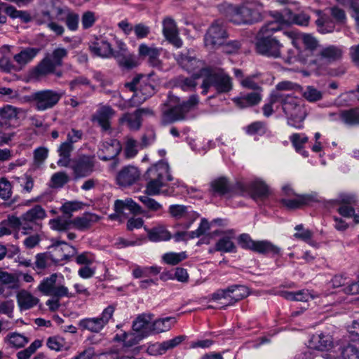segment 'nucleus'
<instances>
[{"instance_id": "nucleus-38", "label": "nucleus", "mask_w": 359, "mask_h": 359, "mask_svg": "<svg viewBox=\"0 0 359 359\" xmlns=\"http://www.w3.org/2000/svg\"><path fill=\"white\" fill-rule=\"evenodd\" d=\"M100 217L94 213L86 212L82 217H76L72 220V225L79 230L89 228L93 223L98 222Z\"/></svg>"}, {"instance_id": "nucleus-1", "label": "nucleus", "mask_w": 359, "mask_h": 359, "mask_svg": "<svg viewBox=\"0 0 359 359\" xmlns=\"http://www.w3.org/2000/svg\"><path fill=\"white\" fill-rule=\"evenodd\" d=\"M275 17L276 20L269 22L261 27L257 34L255 48L256 51L262 55L279 58L281 56V48L283 46L271 34L280 30L285 22L278 13H276Z\"/></svg>"}, {"instance_id": "nucleus-54", "label": "nucleus", "mask_w": 359, "mask_h": 359, "mask_svg": "<svg viewBox=\"0 0 359 359\" xmlns=\"http://www.w3.org/2000/svg\"><path fill=\"white\" fill-rule=\"evenodd\" d=\"M50 228L58 231H65L69 230L72 225V220L62 217H57L49 221Z\"/></svg>"}, {"instance_id": "nucleus-36", "label": "nucleus", "mask_w": 359, "mask_h": 359, "mask_svg": "<svg viewBox=\"0 0 359 359\" xmlns=\"http://www.w3.org/2000/svg\"><path fill=\"white\" fill-rule=\"evenodd\" d=\"M74 147L67 142H62L58 149L57 152L60 156L57 163L60 167H69L72 159L70 158L71 154L74 151Z\"/></svg>"}, {"instance_id": "nucleus-49", "label": "nucleus", "mask_w": 359, "mask_h": 359, "mask_svg": "<svg viewBox=\"0 0 359 359\" xmlns=\"http://www.w3.org/2000/svg\"><path fill=\"white\" fill-rule=\"evenodd\" d=\"M148 237L153 242L168 241L171 236L170 232L163 226L153 229L148 233Z\"/></svg>"}, {"instance_id": "nucleus-20", "label": "nucleus", "mask_w": 359, "mask_h": 359, "mask_svg": "<svg viewBox=\"0 0 359 359\" xmlns=\"http://www.w3.org/2000/svg\"><path fill=\"white\" fill-rule=\"evenodd\" d=\"M162 48H158L154 45L148 46L146 43H141L138 48V54L140 57H147L148 62L153 67L161 69L163 65L159 59Z\"/></svg>"}, {"instance_id": "nucleus-57", "label": "nucleus", "mask_w": 359, "mask_h": 359, "mask_svg": "<svg viewBox=\"0 0 359 359\" xmlns=\"http://www.w3.org/2000/svg\"><path fill=\"white\" fill-rule=\"evenodd\" d=\"M184 339V336H177L170 340L165 341L158 345V352L160 354L164 353L169 349L174 348L179 344H180Z\"/></svg>"}, {"instance_id": "nucleus-4", "label": "nucleus", "mask_w": 359, "mask_h": 359, "mask_svg": "<svg viewBox=\"0 0 359 359\" xmlns=\"http://www.w3.org/2000/svg\"><path fill=\"white\" fill-rule=\"evenodd\" d=\"M263 4L258 0H245L238 6H229L227 18L236 25L252 24L262 19Z\"/></svg>"}, {"instance_id": "nucleus-53", "label": "nucleus", "mask_w": 359, "mask_h": 359, "mask_svg": "<svg viewBox=\"0 0 359 359\" xmlns=\"http://www.w3.org/2000/svg\"><path fill=\"white\" fill-rule=\"evenodd\" d=\"M302 96L309 102H316L322 100L323 93L313 86H307L302 92Z\"/></svg>"}, {"instance_id": "nucleus-29", "label": "nucleus", "mask_w": 359, "mask_h": 359, "mask_svg": "<svg viewBox=\"0 0 359 359\" xmlns=\"http://www.w3.org/2000/svg\"><path fill=\"white\" fill-rule=\"evenodd\" d=\"M46 217L45 210L39 205H34L22 215L23 221L33 229L34 224Z\"/></svg>"}, {"instance_id": "nucleus-14", "label": "nucleus", "mask_w": 359, "mask_h": 359, "mask_svg": "<svg viewBox=\"0 0 359 359\" xmlns=\"http://www.w3.org/2000/svg\"><path fill=\"white\" fill-rule=\"evenodd\" d=\"M69 166L76 179L87 177L93 172L95 157L92 155H79L72 160Z\"/></svg>"}, {"instance_id": "nucleus-27", "label": "nucleus", "mask_w": 359, "mask_h": 359, "mask_svg": "<svg viewBox=\"0 0 359 359\" xmlns=\"http://www.w3.org/2000/svg\"><path fill=\"white\" fill-rule=\"evenodd\" d=\"M174 97H170L168 105L170 109L163 114L164 118L169 122H173L184 119L187 113L189 111V107L187 104H178L172 106V102Z\"/></svg>"}, {"instance_id": "nucleus-52", "label": "nucleus", "mask_w": 359, "mask_h": 359, "mask_svg": "<svg viewBox=\"0 0 359 359\" xmlns=\"http://www.w3.org/2000/svg\"><path fill=\"white\" fill-rule=\"evenodd\" d=\"M280 92H272L269 96V102L264 104L262 107L263 114L266 117L271 116L274 111L273 109V104L279 102L280 104L281 100Z\"/></svg>"}, {"instance_id": "nucleus-6", "label": "nucleus", "mask_w": 359, "mask_h": 359, "mask_svg": "<svg viewBox=\"0 0 359 359\" xmlns=\"http://www.w3.org/2000/svg\"><path fill=\"white\" fill-rule=\"evenodd\" d=\"M57 276V273H52L48 277L44 278L37 287V290L43 294L53 297V298L48 299L46 302V306H48L49 310L51 311H55L60 308V299L74 297L65 285H56Z\"/></svg>"}, {"instance_id": "nucleus-30", "label": "nucleus", "mask_w": 359, "mask_h": 359, "mask_svg": "<svg viewBox=\"0 0 359 359\" xmlns=\"http://www.w3.org/2000/svg\"><path fill=\"white\" fill-rule=\"evenodd\" d=\"M145 109H137L133 113H126L119 119L122 124L126 126L132 130H137L142 125V116Z\"/></svg>"}, {"instance_id": "nucleus-21", "label": "nucleus", "mask_w": 359, "mask_h": 359, "mask_svg": "<svg viewBox=\"0 0 359 359\" xmlns=\"http://www.w3.org/2000/svg\"><path fill=\"white\" fill-rule=\"evenodd\" d=\"M90 53L97 57L109 58L113 56L111 45L103 37H96L89 43Z\"/></svg>"}, {"instance_id": "nucleus-50", "label": "nucleus", "mask_w": 359, "mask_h": 359, "mask_svg": "<svg viewBox=\"0 0 359 359\" xmlns=\"http://www.w3.org/2000/svg\"><path fill=\"white\" fill-rule=\"evenodd\" d=\"M46 344L50 349L55 351H67L69 348L64 338L56 336L49 337Z\"/></svg>"}, {"instance_id": "nucleus-2", "label": "nucleus", "mask_w": 359, "mask_h": 359, "mask_svg": "<svg viewBox=\"0 0 359 359\" xmlns=\"http://www.w3.org/2000/svg\"><path fill=\"white\" fill-rule=\"evenodd\" d=\"M147 184L144 193L148 196L173 195L174 189L168 187L167 182L173 180L170 173V167L165 161H158L150 167L146 172Z\"/></svg>"}, {"instance_id": "nucleus-46", "label": "nucleus", "mask_w": 359, "mask_h": 359, "mask_svg": "<svg viewBox=\"0 0 359 359\" xmlns=\"http://www.w3.org/2000/svg\"><path fill=\"white\" fill-rule=\"evenodd\" d=\"M5 341L11 346L19 348L25 346L27 344H28L29 339L28 337L18 332H11L7 334L5 338Z\"/></svg>"}, {"instance_id": "nucleus-26", "label": "nucleus", "mask_w": 359, "mask_h": 359, "mask_svg": "<svg viewBox=\"0 0 359 359\" xmlns=\"http://www.w3.org/2000/svg\"><path fill=\"white\" fill-rule=\"evenodd\" d=\"M248 295L247 288L244 286L234 285L226 289L225 297L220 303L221 308H226L233 305L236 302L245 298Z\"/></svg>"}, {"instance_id": "nucleus-35", "label": "nucleus", "mask_w": 359, "mask_h": 359, "mask_svg": "<svg viewBox=\"0 0 359 359\" xmlns=\"http://www.w3.org/2000/svg\"><path fill=\"white\" fill-rule=\"evenodd\" d=\"M315 12L318 16V18L316 20L318 31L323 34L332 32L335 28L334 22L321 11L318 10Z\"/></svg>"}, {"instance_id": "nucleus-9", "label": "nucleus", "mask_w": 359, "mask_h": 359, "mask_svg": "<svg viewBox=\"0 0 359 359\" xmlns=\"http://www.w3.org/2000/svg\"><path fill=\"white\" fill-rule=\"evenodd\" d=\"M116 304L107 306L99 317L86 318L79 322V326L82 330L98 333L102 331L112 318L116 309Z\"/></svg>"}, {"instance_id": "nucleus-25", "label": "nucleus", "mask_w": 359, "mask_h": 359, "mask_svg": "<svg viewBox=\"0 0 359 359\" xmlns=\"http://www.w3.org/2000/svg\"><path fill=\"white\" fill-rule=\"evenodd\" d=\"M140 171L135 166H126L116 175V182L121 187H128L135 183L140 178Z\"/></svg>"}, {"instance_id": "nucleus-12", "label": "nucleus", "mask_w": 359, "mask_h": 359, "mask_svg": "<svg viewBox=\"0 0 359 359\" xmlns=\"http://www.w3.org/2000/svg\"><path fill=\"white\" fill-rule=\"evenodd\" d=\"M228 36L226 29L223 22L220 20H215L205 34V46L210 49H217L224 45Z\"/></svg>"}, {"instance_id": "nucleus-61", "label": "nucleus", "mask_w": 359, "mask_h": 359, "mask_svg": "<svg viewBox=\"0 0 359 359\" xmlns=\"http://www.w3.org/2000/svg\"><path fill=\"white\" fill-rule=\"evenodd\" d=\"M79 14L67 10L65 17V23L67 28L71 31H76L79 27Z\"/></svg>"}, {"instance_id": "nucleus-56", "label": "nucleus", "mask_w": 359, "mask_h": 359, "mask_svg": "<svg viewBox=\"0 0 359 359\" xmlns=\"http://www.w3.org/2000/svg\"><path fill=\"white\" fill-rule=\"evenodd\" d=\"M13 179L20 185L22 191L30 193L34 187V179L28 174H25L22 177H14Z\"/></svg>"}, {"instance_id": "nucleus-43", "label": "nucleus", "mask_w": 359, "mask_h": 359, "mask_svg": "<svg viewBox=\"0 0 359 359\" xmlns=\"http://www.w3.org/2000/svg\"><path fill=\"white\" fill-rule=\"evenodd\" d=\"M337 116L341 117V121L346 125H359V108L341 111Z\"/></svg>"}, {"instance_id": "nucleus-11", "label": "nucleus", "mask_w": 359, "mask_h": 359, "mask_svg": "<svg viewBox=\"0 0 359 359\" xmlns=\"http://www.w3.org/2000/svg\"><path fill=\"white\" fill-rule=\"evenodd\" d=\"M68 51L65 48L58 47L47 55L36 66L38 76H46L53 73L57 67L62 65V60L67 56Z\"/></svg>"}, {"instance_id": "nucleus-28", "label": "nucleus", "mask_w": 359, "mask_h": 359, "mask_svg": "<svg viewBox=\"0 0 359 359\" xmlns=\"http://www.w3.org/2000/svg\"><path fill=\"white\" fill-rule=\"evenodd\" d=\"M41 49L39 48L27 47L17 54L14 55L13 60L20 69L25 67L28 63L31 62L39 53Z\"/></svg>"}, {"instance_id": "nucleus-40", "label": "nucleus", "mask_w": 359, "mask_h": 359, "mask_svg": "<svg viewBox=\"0 0 359 359\" xmlns=\"http://www.w3.org/2000/svg\"><path fill=\"white\" fill-rule=\"evenodd\" d=\"M168 212L176 219H195L194 213L189 212L188 208L183 205H171L169 206Z\"/></svg>"}, {"instance_id": "nucleus-63", "label": "nucleus", "mask_w": 359, "mask_h": 359, "mask_svg": "<svg viewBox=\"0 0 359 359\" xmlns=\"http://www.w3.org/2000/svg\"><path fill=\"white\" fill-rule=\"evenodd\" d=\"M11 183L6 178L0 179V198L3 200H8L12 196Z\"/></svg>"}, {"instance_id": "nucleus-3", "label": "nucleus", "mask_w": 359, "mask_h": 359, "mask_svg": "<svg viewBox=\"0 0 359 359\" xmlns=\"http://www.w3.org/2000/svg\"><path fill=\"white\" fill-rule=\"evenodd\" d=\"M284 34L292 40V44L295 48V53L293 50L288 51L287 62L294 63L299 61L311 68L310 62L313 60V53L319 46L317 39L310 34H295L292 32H285Z\"/></svg>"}, {"instance_id": "nucleus-19", "label": "nucleus", "mask_w": 359, "mask_h": 359, "mask_svg": "<svg viewBox=\"0 0 359 359\" xmlns=\"http://www.w3.org/2000/svg\"><path fill=\"white\" fill-rule=\"evenodd\" d=\"M163 34L164 37L176 48L182 46V41L179 36V32L175 21L170 17H165L162 21Z\"/></svg>"}, {"instance_id": "nucleus-13", "label": "nucleus", "mask_w": 359, "mask_h": 359, "mask_svg": "<svg viewBox=\"0 0 359 359\" xmlns=\"http://www.w3.org/2000/svg\"><path fill=\"white\" fill-rule=\"evenodd\" d=\"M342 49L334 45H330L323 48L319 54L311 62V68L313 69H320L323 68L327 64L336 62L342 57Z\"/></svg>"}, {"instance_id": "nucleus-37", "label": "nucleus", "mask_w": 359, "mask_h": 359, "mask_svg": "<svg viewBox=\"0 0 359 359\" xmlns=\"http://www.w3.org/2000/svg\"><path fill=\"white\" fill-rule=\"evenodd\" d=\"M143 339L140 334L133 330L130 332H122L121 333L116 334L114 337V340L122 342L125 347L133 346Z\"/></svg>"}, {"instance_id": "nucleus-41", "label": "nucleus", "mask_w": 359, "mask_h": 359, "mask_svg": "<svg viewBox=\"0 0 359 359\" xmlns=\"http://www.w3.org/2000/svg\"><path fill=\"white\" fill-rule=\"evenodd\" d=\"M176 323L174 317H165L156 320L152 323V334L168 331Z\"/></svg>"}, {"instance_id": "nucleus-59", "label": "nucleus", "mask_w": 359, "mask_h": 359, "mask_svg": "<svg viewBox=\"0 0 359 359\" xmlns=\"http://www.w3.org/2000/svg\"><path fill=\"white\" fill-rule=\"evenodd\" d=\"M41 341H34L27 348H25L17 353L18 359H29L36 351L41 346Z\"/></svg>"}, {"instance_id": "nucleus-48", "label": "nucleus", "mask_w": 359, "mask_h": 359, "mask_svg": "<svg viewBox=\"0 0 359 359\" xmlns=\"http://www.w3.org/2000/svg\"><path fill=\"white\" fill-rule=\"evenodd\" d=\"M230 184L226 177H219L211 182V191L213 194L224 195L229 192Z\"/></svg>"}, {"instance_id": "nucleus-47", "label": "nucleus", "mask_w": 359, "mask_h": 359, "mask_svg": "<svg viewBox=\"0 0 359 359\" xmlns=\"http://www.w3.org/2000/svg\"><path fill=\"white\" fill-rule=\"evenodd\" d=\"M250 188L255 196L259 198H266L271 194V190L269 186L261 180H256L253 181L250 184Z\"/></svg>"}, {"instance_id": "nucleus-39", "label": "nucleus", "mask_w": 359, "mask_h": 359, "mask_svg": "<svg viewBox=\"0 0 359 359\" xmlns=\"http://www.w3.org/2000/svg\"><path fill=\"white\" fill-rule=\"evenodd\" d=\"M12 46L4 45L0 48V69L4 72H11L16 68L10 60V53Z\"/></svg>"}, {"instance_id": "nucleus-16", "label": "nucleus", "mask_w": 359, "mask_h": 359, "mask_svg": "<svg viewBox=\"0 0 359 359\" xmlns=\"http://www.w3.org/2000/svg\"><path fill=\"white\" fill-rule=\"evenodd\" d=\"M69 256V253H65L60 257H56L50 251L38 253L35 255L32 269L38 273H41L53 264H59L60 259H67Z\"/></svg>"}, {"instance_id": "nucleus-64", "label": "nucleus", "mask_w": 359, "mask_h": 359, "mask_svg": "<svg viewBox=\"0 0 359 359\" xmlns=\"http://www.w3.org/2000/svg\"><path fill=\"white\" fill-rule=\"evenodd\" d=\"M139 200L150 210L158 211L163 208V205L148 195L140 196Z\"/></svg>"}, {"instance_id": "nucleus-24", "label": "nucleus", "mask_w": 359, "mask_h": 359, "mask_svg": "<svg viewBox=\"0 0 359 359\" xmlns=\"http://www.w3.org/2000/svg\"><path fill=\"white\" fill-rule=\"evenodd\" d=\"M114 208L115 213L109 216L111 220L119 219L120 217L123 215L125 209H128L133 213L141 212V207L130 198H127L125 200H116Z\"/></svg>"}, {"instance_id": "nucleus-62", "label": "nucleus", "mask_w": 359, "mask_h": 359, "mask_svg": "<svg viewBox=\"0 0 359 359\" xmlns=\"http://www.w3.org/2000/svg\"><path fill=\"white\" fill-rule=\"evenodd\" d=\"M97 19V16L95 13L90 11H85L81 16V25L83 29H87L92 27Z\"/></svg>"}, {"instance_id": "nucleus-32", "label": "nucleus", "mask_w": 359, "mask_h": 359, "mask_svg": "<svg viewBox=\"0 0 359 359\" xmlns=\"http://www.w3.org/2000/svg\"><path fill=\"white\" fill-rule=\"evenodd\" d=\"M18 305L20 310H28L35 306L39 299L31 292L25 290H21L16 295Z\"/></svg>"}, {"instance_id": "nucleus-18", "label": "nucleus", "mask_w": 359, "mask_h": 359, "mask_svg": "<svg viewBox=\"0 0 359 359\" xmlns=\"http://www.w3.org/2000/svg\"><path fill=\"white\" fill-rule=\"evenodd\" d=\"M116 111L109 105L100 104L95 113L92 116L91 121L97 123L104 131L111 130L110 119Z\"/></svg>"}, {"instance_id": "nucleus-60", "label": "nucleus", "mask_w": 359, "mask_h": 359, "mask_svg": "<svg viewBox=\"0 0 359 359\" xmlns=\"http://www.w3.org/2000/svg\"><path fill=\"white\" fill-rule=\"evenodd\" d=\"M187 257L186 253L182 252H168L163 255L162 259L163 262L170 265H176Z\"/></svg>"}, {"instance_id": "nucleus-55", "label": "nucleus", "mask_w": 359, "mask_h": 359, "mask_svg": "<svg viewBox=\"0 0 359 359\" xmlns=\"http://www.w3.org/2000/svg\"><path fill=\"white\" fill-rule=\"evenodd\" d=\"M0 283L7 285L10 288H18L19 287L18 278L12 273L3 271L0 269Z\"/></svg>"}, {"instance_id": "nucleus-31", "label": "nucleus", "mask_w": 359, "mask_h": 359, "mask_svg": "<svg viewBox=\"0 0 359 359\" xmlns=\"http://www.w3.org/2000/svg\"><path fill=\"white\" fill-rule=\"evenodd\" d=\"M262 99V95L257 91L234 97L233 101L238 107L243 109L258 104Z\"/></svg>"}, {"instance_id": "nucleus-5", "label": "nucleus", "mask_w": 359, "mask_h": 359, "mask_svg": "<svg viewBox=\"0 0 359 359\" xmlns=\"http://www.w3.org/2000/svg\"><path fill=\"white\" fill-rule=\"evenodd\" d=\"M126 87L134 92V95L128 102L123 100L121 96H118V98L121 100L116 105L121 109L138 106L151 97L155 93L154 87L150 82V76H137L131 82L127 83Z\"/></svg>"}, {"instance_id": "nucleus-22", "label": "nucleus", "mask_w": 359, "mask_h": 359, "mask_svg": "<svg viewBox=\"0 0 359 359\" xmlns=\"http://www.w3.org/2000/svg\"><path fill=\"white\" fill-rule=\"evenodd\" d=\"M121 144L116 139L104 141L100 145L97 151L100 159L107 161L116 158L121 151Z\"/></svg>"}, {"instance_id": "nucleus-7", "label": "nucleus", "mask_w": 359, "mask_h": 359, "mask_svg": "<svg viewBox=\"0 0 359 359\" xmlns=\"http://www.w3.org/2000/svg\"><path fill=\"white\" fill-rule=\"evenodd\" d=\"M281 97L280 104L287 118V124L296 128H302L308 114L304 101L297 96L282 93Z\"/></svg>"}, {"instance_id": "nucleus-10", "label": "nucleus", "mask_w": 359, "mask_h": 359, "mask_svg": "<svg viewBox=\"0 0 359 359\" xmlns=\"http://www.w3.org/2000/svg\"><path fill=\"white\" fill-rule=\"evenodd\" d=\"M64 93L61 90L45 89L38 90L32 94V102L36 110L44 111L53 108L57 104Z\"/></svg>"}, {"instance_id": "nucleus-23", "label": "nucleus", "mask_w": 359, "mask_h": 359, "mask_svg": "<svg viewBox=\"0 0 359 359\" xmlns=\"http://www.w3.org/2000/svg\"><path fill=\"white\" fill-rule=\"evenodd\" d=\"M153 315L149 313H144L137 316L133 322V330L140 334L142 337L145 338L152 334Z\"/></svg>"}, {"instance_id": "nucleus-51", "label": "nucleus", "mask_w": 359, "mask_h": 359, "mask_svg": "<svg viewBox=\"0 0 359 359\" xmlns=\"http://www.w3.org/2000/svg\"><path fill=\"white\" fill-rule=\"evenodd\" d=\"M290 141L297 151L304 157L308 156V152L303 150V146L308 142V137L304 134L295 133L290 136Z\"/></svg>"}, {"instance_id": "nucleus-45", "label": "nucleus", "mask_w": 359, "mask_h": 359, "mask_svg": "<svg viewBox=\"0 0 359 359\" xmlns=\"http://www.w3.org/2000/svg\"><path fill=\"white\" fill-rule=\"evenodd\" d=\"M5 224H7L10 229H22L24 234H28L31 231V227L23 221L22 215L21 217L10 216L5 220Z\"/></svg>"}, {"instance_id": "nucleus-33", "label": "nucleus", "mask_w": 359, "mask_h": 359, "mask_svg": "<svg viewBox=\"0 0 359 359\" xmlns=\"http://www.w3.org/2000/svg\"><path fill=\"white\" fill-rule=\"evenodd\" d=\"M25 114V111L21 109L6 104L0 109V118L5 123L11 124L19 118V115Z\"/></svg>"}, {"instance_id": "nucleus-58", "label": "nucleus", "mask_w": 359, "mask_h": 359, "mask_svg": "<svg viewBox=\"0 0 359 359\" xmlns=\"http://www.w3.org/2000/svg\"><path fill=\"white\" fill-rule=\"evenodd\" d=\"M235 249L233 243L231 241L230 238L224 237L219 239L216 245L215 250H210V252L221 251L224 252H233Z\"/></svg>"}, {"instance_id": "nucleus-8", "label": "nucleus", "mask_w": 359, "mask_h": 359, "mask_svg": "<svg viewBox=\"0 0 359 359\" xmlns=\"http://www.w3.org/2000/svg\"><path fill=\"white\" fill-rule=\"evenodd\" d=\"M202 93L206 94L209 88H214L219 93H226L233 88L231 78L223 69L210 72L203 79Z\"/></svg>"}, {"instance_id": "nucleus-17", "label": "nucleus", "mask_w": 359, "mask_h": 359, "mask_svg": "<svg viewBox=\"0 0 359 359\" xmlns=\"http://www.w3.org/2000/svg\"><path fill=\"white\" fill-rule=\"evenodd\" d=\"M316 201H318L316 194H296L292 198L290 197L281 199L282 205L289 210L299 209Z\"/></svg>"}, {"instance_id": "nucleus-44", "label": "nucleus", "mask_w": 359, "mask_h": 359, "mask_svg": "<svg viewBox=\"0 0 359 359\" xmlns=\"http://www.w3.org/2000/svg\"><path fill=\"white\" fill-rule=\"evenodd\" d=\"M342 359H359V339L340 348Z\"/></svg>"}, {"instance_id": "nucleus-15", "label": "nucleus", "mask_w": 359, "mask_h": 359, "mask_svg": "<svg viewBox=\"0 0 359 359\" xmlns=\"http://www.w3.org/2000/svg\"><path fill=\"white\" fill-rule=\"evenodd\" d=\"M311 343L313 348L324 351H326L327 353L322 355L324 359H337L339 355L337 353L340 348L337 346H333L332 338L331 336L323 334H319L313 336Z\"/></svg>"}, {"instance_id": "nucleus-42", "label": "nucleus", "mask_w": 359, "mask_h": 359, "mask_svg": "<svg viewBox=\"0 0 359 359\" xmlns=\"http://www.w3.org/2000/svg\"><path fill=\"white\" fill-rule=\"evenodd\" d=\"M252 251L262 254L278 255L280 248L268 241H256Z\"/></svg>"}, {"instance_id": "nucleus-34", "label": "nucleus", "mask_w": 359, "mask_h": 359, "mask_svg": "<svg viewBox=\"0 0 359 359\" xmlns=\"http://www.w3.org/2000/svg\"><path fill=\"white\" fill-rule=\"evenodd\" d=\"M53 249L52 253L56 257H60L65 253H69V256L67 259H62L61 261H69L70 257H72L75 252L76 250L75 248L68 245L66 242L62 241L57 239L53 241V244L50 247Z\"/></svg>"}]
</instances>
